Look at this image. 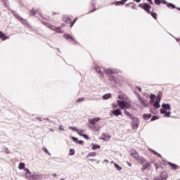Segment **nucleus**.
Masks as SVG:
<instances>
[{"mask_svg": "<svg viewBox=\"0 0 180 180\" xmlns=\"http://www.w3.org/2000/svg\"><path fill=\"white\" fill-rule=\"evenodd\" d=\"M59 129H60L61 131H64V128H63V126L59 127Z\"/></svg>", "mask_w": 180, "mask_h": 180, "instance_id": "45", "label": "nucleus"}, {"mask_svg": "<svg viewBox=\"0 0 180 180\" xmlns=\"http://www.w3.org/2000/svg\"><path fill=\"white\" fill-rule=\"evenodd\" d=\"M74 154H75V150L72 148H70L69 155H74Z\"/></svg>", "mask_w": 180, "mask_h": 180, "instance_id": "30", "label": "nucleus"}, {"mask_svg": "<svg viewBox=\"0 0 180 180\" xmlns=\"http://www.w3.org/2000/svg\"><path fill=\"white\" fill-rule=\"evenodd\" d=\"M118 98L121 100H117V103L122 110H123V109H130L131 108L130 101L126 96L120 95Z\"/></svg>", "mask_w": 180, "mask_h": 180, "instance_id": "1", "label": "nucleus"}, {"mask_svg": "<svg viewBox=\"0 0 180 180\" xmlns=\"http://www.w3.org/2000/svg\"><path fill=\"white\" fill-rule=\"evenodd\" d=\"M128 165H129V167H131V164H130V163H128Z\"/></svg>", "mask_w": 180, "mask_h": 180, "instance_id": "55", "label": "nucleus"}, {"mask_svg": "<svg viewBox=\"0 0 180 180\" xmlns=\"http://www.w3.org/2000/svg\"><path fill=\"white\" fill-rule=\"evenodd\" d=\"M151 117V114H145L143 115V119L144 120H148Z\"/></svg>", "mask_w": 180, "mask_h": 180, "instance_id": "25", "label": "nucleus"}, {"mask_svg": "<svg viewBox=\"0 0 180 180\" xmlns=\"http://www.w3.org/2000/svg\"><path fill=\"white\" fill-rule=\"evenodd\" d=\"M72 140L73 141H75V143H78V139H77V138H75V137H74V136H72Z\"/></svg>", "mask_w": 180, "mask_h": 180, "instance_id": "38", "label": "nucleus"}, {"mask_svg": "<svg viewBox=\"0 0 180 180\" xmlns=\"http://www.w3.org/2000/svg\"><path fill=\"white\" fill-rule=\"evenodd\" d=\"M153 106L156 109H159V108H161V105H160V99L158 100L156 102L153 103Z\"/></svg>", "mask_w": 180, "mask_h": 180, "instance_id": "14", "label": "nucleus"}, {"mask_svg": "<svg viewBox=\"0 0 180 180\" xmlns=\"http://www.w3.org/2000/svg\"><path fill=\"white\" fill-rule=\"evenodd\" d=\"M139 119L133 118L131 121L132 129L134 130H137V129H139Z\"/></svg>", "mask_w": 180, "mask_h": 180, "instance_id": "2", "label": "nucleus"}, {"mask_svg": "<svg viewBox=\"0 0 180 180\" xmlns=\"http://www.w3.org/2000/svg\"><path fill=\"white\" fill-rule=\"evenodd\" d=\"M111 164H113V162H111Z\"/></svg>", "mask_w": 180, "mask_h": 180, "instance_id": "62", "label": "nucleus"}, {"mask_svg": "<svg viewBox=\"0 0 180 180\" xmlns=\"http://www.w3.org/2000/svg\"><path fill=\"white\" fill-rule=\"evenodd\" d=\"M150 165H151V163L148 162H146L143 165V169H148V168H150Z\"/></svg>", "mask_w": 180, "mask_h": 180, "instance_id": "12", "label": "nucleus"}, {"mask_svg": "<svg viewBox=\"0 0 180 180\" xmlns=\"http://www.w3.org/2000/svg\"><path fill=\"white\" fill-rule=\"evenodd\" d=\"M44 150L46 151V153H49V150H47L46 148L44 149Z\"/></svg>", "mask_w": 180, "mask_h": 180, "instance_id": "54", "label": "nucleus"}, {"mask_svg": "<svg viewBox=\"0 0 180 180\" xmlns=\"http://www.w3.org/2000/svg\"><path fill=\"white\" fill-rule=\"evenodd\" d=\"M151 16H153V18H154V19H157V13H151Z\"/></svg>", "mask_w": 180, "mask_h": 180, "instance_id": "37", "label": "nucleus"}, {"mask_svg": "<svg viewBox=\"0 0 180 180\" xmlns=\"http://www.w3.org/2000/svg\"><path fill=\"white\" fill-rule=\"evenodd\" d=\"M24 171L25 172V178L26 179H30L32 180V179L33 178V174H32V172H30V170H29V169L27 168H25Z\"/></svg>", "mask_w": 180, "mask_h": 180, "instance_id": "5", "label": "nucleus"}, {"mask_svg": "<svg viewBox=\"0 0 180 180\" xmlns=\"http://www.w3.org/2000/svg\"><path fill=\"white\" fill-rule=\"evenodd\" d=\"M0 39H1L2 41L6 40V39H8V37H6V35H5V34L2 32H0Z\"/></svg>", "mask_w": 180, "mask_h": 180, "instance_id": "17", "label": "nucleus"}, {"mask_svg": "<svg viewBox=\"0 0 180 180\" xmlns=\"http://www.w3.org/2000/svg\"><path fill=\"white\" fill-rule=\"evenodd\" d=\"M101 148V146L96 144H92L91 149L92 150H99Z\"/></svg>", "mask_w": 180, "mask_h": 180, "instance_id": "21", "label": "nucleus"}, {"mask_svg": "<svg viewBox=\"0 0 180 180\" xmlns=\"http://www.w3.org/2000/svg\"><path fill=\"white\" fill-rule=\"evenodd\" d=\"M18 18L19 20H22V18H20V17H18Z\"/></svg>", "mask_w": 180, "mask_h": 180, "instance_id": "50", "label": "nucleus"}, {"mask_svg": "<svg viewBox=\"0 0 180 180\" xmlns=\"http://www.w3.org/2000/svg\"><path fill=\"white\" fill-rule=\"evenodd\" d=\"M6 153L7 154H11V150H9V149H8V148H6Z\"/></svg>", "mask_w": 180, "mask_h": 180, "instance_id": "43", "label": "nucleus"}, {"mask_svg": "<svg viewBox=\"0 0 180 180\" xmlns=\"http://www.w3.org/2000/svg\"><path fill=\"white\" fill-rule=\"evenodd\" d=\"M168 179V174H167V172H163L160 174V177H156L154 179V180H167Z\"/></svg>", "mask_w": 180, "mask_h": 180, "instance_id": "3", "label": "nucleus"}, {"mask_svg": "<svg viewBox=\"0 0 180 180\" xmlns=\"http://www.w3.org/2000/svg\"><path fill=\"white\" fill-rule=\"evenodd\" d=\"M78 144H84L83 141H77Z\"/></svg>", "mask_w": 180, "mask_h": 180, "instance_id": "46", "label": "nucleus"}, {"mask_svg": "<svg viewBox=\"0 0 180 180\" xmlns=\"http://www.w3.org/2000/svg\"><path fill=\"white\" fill-rule=\"evenodd\" d=\"M96 71H97V72H98L100 75H101V77H103V72L101 71V68L99 67L98 66L96 67Z\"/></svg>", "mask_w": 180, "mask_h": 180, "instance_id": "24", "label": "nucleus"}, {"mask_svg": "<svg viewBox=\"0 0 180 180\" xmlns=\"http://www.w3.org/2000/svg\"><path fill=\"white\" fill-rule=\"evenodd\" d=\"M44 120H49V118H44Z\"/></svg>", "mask_w": 180, "mask_h": 180, "instance_id": "52", "label": "nucleus"}, {"mask_svg": "<svg viewBox=\"0 0 180 180\" xmlns=\"http://www.w3.org/2000/svg\"><path fill=\"white\" fill-rule=\"evenodd\" d=\"M84 139H86V140H89V136L86 134L83 135Z\"/></svg>", "mask_w": 180, "mask_h": 180, "instance_id": "40", "label": "nucleus"}, {"mask_svg": "<svg viewBox=\"0 0 180 180\" xmlns=\"http://www.w3.org/2000/svg\"><path fill=\"white\" fill-rule=\"evenodd\" d=\"M164 4H167V2L164 1Z\"/></svg>", "mask_w": 180, "mask_h": 180, "instance_id": "59", "label": "nucleus"}, {"mask_svg": "<svg viewBox=\"0 0 180 180\" xmlns=\"http://www.w3.org/2000/svg\"><path fill=\"white\" fill-rule=\"evenodd\" d=\"M157 119H158V117L157 116H153V117L150 119L151 122L154 121V120H157Z\"/></svg>", "mask_w": 180, "mask_h": 180, "instance_id": "39", "label": "nucleus"}, {"mask_svg": "<svg viewBox=\"0 0 180 180\" xmlns=\"http://www.w3.org/2000/svg\"><path fill=\"white\" fill-rule=\"evenodd\" d=\"M104 161H105V162H109V161L108 160H105Z\"/></svg>", "mask_w": 180, "mask_h": 180, "instance_id": "53", "label": "nucleus"}, {"mask_svg": "<svg viewBox=\"0 0 180 180\" xmlns=\"http://www.w3.org/2000/svg\"><path fill=\"white\" fill-rule=\"evenodd\" d=\"M110 80L112 81V78H110Z\"/></svg>", "mask_w": 180, "mask_h": 180, "instance_id": "58", "label": "nucleus"}, {"mask_svg": "<svg viewBox=\"0 0 180 180\" xmlns=\"http://www.w3.org/2000/svg\"><path fill=\"white\" fill-rule=\"evenodd\" d=\"M148 2L151 4V5H153V0H148Z\"/></svg>", "mask_w": 180, "mask_h": 180, "instance_id": "48", "label": "nucleus"}, {"mask_svg": "<svg viewBox=\"0 0 180 180\" xmlns=\"http://www.w3.org/2000/svg\"><path fill=\"white\" fill-rule=\"evenodd\" d=\"M139 101L145 108L147 107V104L145 103L144 101H143V99H141V98H139Z\"/></svg>", "mask_w": 180, "mask_h": 180, "instance_id": "32", "label": "nucleus"}, {"mask_svg": "<svg viewBox=\"0 0 180 180\" xmlns=\"http://www.w3.org/2000/svg\"><path fill=\"white\" fill-rule=\"evenodd\" d=\"M123 1H118L116 3V5H119V4H121L122 5H124V4H126L127 0H122Z\"/></svg>", "mask_w": 180, "mask_h": 180, "instance_id": "31", "label": "nucleus"}, {"mask_svg": "<svg viewBox=\"0 0 180 180\" xmlns=\"http://www.w3.org/2000/svg\"><path fill=\"white\" fill-rule=\"evenodd\" d=\"M25 165L24 162H20V163L19 164V165H18V168H19L20 169H25V168H26V167H25Z\"/></svg>", "mask_w": 180, "mask_h": 180, "instance_id": "27", "label": "nucleus"}, {"mask_svg": "<svg viewBox=\"0 0 180 180\" xmlns=\"http://www.w3.org/2000/svg\"><path fill=\"white\" fill-rule=\"evenodd\" d=\"M70 130H72V131H76L77 133L78 132V129L74 127H69Z\"/></svg>", "mask_w": 180, "mask_h": 180, "instance_id": "29", "label": "nucleus"}, {"mask_svg": "<svg viewBox=\"0 0 180 180\" xmlns=\"http://www.w3.org/2000/svg\"><path fill=\"white\" fill-rule=\"evenodd\" d=\"M131 155L133 158H134V160H136V161H137V160L140 158L139 153H137V150L134 149L131 150Z\"/></svg>", "mask_w": 180, "mask_h": 180, "instance_id": "6", "label": "nucleus"}, {"mask_svg": "<svg viewBox=\"0 0 180 180\" xmlns=\"http://www.w3.org/2000/svg\"><path fill=\"white\" fill-rule=\"evenodd\" d=\"M150 103L151 105L154 104V99H155V96L154 94L150 95Z\"/></svg>", "mask_w": 180, "mask_h": 180, "instance_id": "19", "label": "nucleus"}, {"mask_svg": "<svg viewBox=\"0 0 180 180\" xmlns=\"http://www.w3.org/2000/svg\"><path fill=\"white\" fill-rule=\"evenodd\" d=\"M41 178V176H40V174H32V178L31 179V180L40 179Z\"/></svg>", "mask_w": 180, "mask_h": 180, "instance_id": "15", "label": "nucleus"}, {"mask_svg": "<svg viewBox=\"0 0 180 180\" xmlns=\"http://www.w3.org/2000/svg\"><path fill=\"white\" fill-rule=\"evenodd\" d=\"M114 167L117 171H122V167H120V165H117V163H114Z\"/></svg>", "mask_w": 180, "mask_h": 180, "instance_id": "23", "label": "nucleus"}, {"mask_svg": "<svg viewBox=\"0 0 180 180\" xmlns=\"http://www.w3.org/2000/svg\"><path fill=\"white\" fill-rule=\"evenodd\" d=\"M136 89H137L139 92H141V87H136Z\"/></svg>", "mask_w": 180, "mask_h": 180, "instance_id": "47", "label": "nucleus"}, {"mask_svg": "<svg viewBox=\"0 0 180 180\" xmlns=\"http://www.w3.org/2000/svg\"><path fill=\"white\" fill-rule=\"evenodd\" d=\"M155 4L156 5H161V1H160V0H155Z\"/></svg>", "mask_w": 180, "mask_h": 180, "instance_id": "36", "label": "nucleus"}, {"mask_svg": "<svg viewBox=\"0 0 180 180\" xmlns=\"http://www.w3.org/2000/svg\"><path fill=\"white\" fill-rule=\"evenodd\" d=\"M162 108L165 110H171V105L169 104H162Z\"/></svg>", "mask_w": 180, "mask_h": 180, "instance_id": "13", "label": "nucleus"}, {"mask_svg": "<svg viewBox=\"0 0 180 180\" xmlns=\"http://www.w3.org/2000/svg\"><path fill=\"white\" fill-rule=\"evenodd\" d=\"M139 6L144 9V11H146L148 13H150V9H151V6L148 4H139Z\"/></svg>", "mask_w": 180, "mask_h": 180, "instance_id": "4", "label": "nucleus"}, {"mask_svg": "<svg viewBox=\"0 0 180 180\" xmlns=\"http://www.w3.org/2000/svg\"><path fill=\"white\" fill-rule=\"evenodd\" d=\"M136 2H137V4H139V2H141V0H135Z\"/></svg>", "mask_w": 180, "mask_h": 180, "instance_id": "49", "label": "nucleus"}, {"mask_svg": "<svg viewBox=\"0 0 180 180\" xmlns=\"http://www.w3.org/2000/svg\"><path fill=\"white\" fill-rule=\"evenodd\" d=\"M53 176H57V174H53Z\"/></svg>", "mask_w": 180, "mask_h": 180, "instance_id": "56", "label": "nucleus"}, {"mask_svg": "<svg viewBox=\"0 0 180 180\" xmlns=\"http://www.w3.org/2000/svg\"><path fill=\"white\" fill-rule=\"evenodd\" d=\"M90 157H96V153L95 152L89 153L86 158H89Z\"/></svg>", "mask_w": 180, "mask_h": 180, "instance_id": "26", "label": "nucleus"}, {"mask_svg": "<svg viewBox=\"0 0 180 180\" xmlns=\"http://www.w3.org/2000/svg\"><path fill=\"white\" fill-rule=\"evenodd\" d=\"M64 37L65 39H71V40H72V37H70L69 34H65Z\"/></svg>", "mask_w": 180, "mask_h": 180, "instance_id": "35", "label": "nucleus"}, {"mask_svg": "<svg viewBox=\"0 0 180 180\" xmlns=\"http://www.w3.org/2000/svg\"><path fill=\"white\" fill-rule=\"evenodd\" d=\"M83 133H84V130H82V129H78V131H77V134H79V136H81L82 137H83V136H84Z\"/></svg>", "mask_w": 180, "mask_h": 180, "instance_id": "28", "label": "nucleus"}, {"mask_svg": "<svg viewBox=\"0 0 180 180\" xmlns=\"http://www.w3.org/2000/svg\"><path fill=\"white\" fill-rule=\"evenodd\" d=\"M50 30H54L55 32H57L58 33H61V30L59 28H57L54 26H51Z\"/></svg>", "mask_w": 180, "mask_h": 180, "instance_id": "16", "label": "nucleus"}, {"mask_svg": "<svg viewBox=\"0 0 180 180\" xmlns=\"http://www.w3.org/2000/svg\"><path fill=\"white\" fill-rule=\"evenodd\" d=\"M106 74H108V75H110V74H114L116 72L115 70H112V69H107L105 70Z\"/></svg>", "mask_w": 180, "mask_h": 180, "instance_id": "20", "label": "nucleus"}, {"mask_svg": "<svg viewBox=\"0 0 180 180\" xmlns=\"http://www.w3.org/2000/svg\"><path fill=\"white\" fill-rule=\"evenodd\" d=\"M169 165L171 167V169H178V166L174 163L169 162Z\"/></svg>", "mask_w": 180, "mask_h": 180, "instance_id": "18", "label": "nucleus"}, {"mask_svg": "<svg viewBox=\"0 0 180 180\" xmlns=\"http://www.w3.org/2000/svg\"><path fill=\"white\" fill-rule=\"evenodd\" d=\"M112 113L115 116H120V115H122V110L120 109H117V110H115L114 111H112Z\"/></svg>", "mask_w": 180, "mask_h": 180, "instance_id": "11", "label": "nucleus"}, {"mask_svg": "<svg viewBox=\"0 0 180 180\" xmlns=\"http://www.w3.org/2000/svg\"><path fill=\"white\" fill-rule=\"evenodd\" d=\"M161 115H163L164 117H169L171 116V112H167V110H160Z\"/></svg>", "mask_w": 180, "mask_h": 180, "instance_id": "9", "label": "nucleus"}, {"mask_svg": "<svg viewBox=\"0 0 180 180\" xmlns=\"http://www.w3.org/2000/svg\"><path fill=\"white\" fill-rule=\"evenodd\" d=\"M75 23V21H74L73 25Z\"/></svg>", "mask_w": 180, "mask_h": 180, "instance_id": "61", "label": "nucleus"}, {"mask_svg": "<svg viewBox=\"0 0 180 180\" xmlns=\"http://www.w3.org/2000/svg\"><path fill=\"white\" fill-rule=\"evenodd\" d=\"M139 164H141V165H143L145 162H146V160L141 157V156H139V158H138L137 160H136Z\"/></svg>", "mask_w": 180, "mask_h": 180, "instance_id": "10", "label": "nucleus"}, {"mask_svg": "<svg viewBox=\"0 0 180 180\" xmlns=\"http://www.w3.org/2000/svg\"><path fill=\"white\" fill-rule=\"evenodd\" d=\"M112 136H110V134H103L101 136V140H103V141H109V140H110Z\"/></svg>", "mask_w": 180, "mask_h": 180, "instance_id": "8", "label": "nucleus"}, {"mask_svg": "<svg viewBox=\"0 0 180 180\" xmlns=\"http://www.w3.org/2000/svg\"><path fill=\"white\" fill-rule=\"evenodd\" d=\"M72 26H74V24H72V25H71V27H72Z\"/></svg>", "mask_w": 180, "mask_h": 180, "instance_id": "57", "label": "nucleus"}, {"mask_svg": "<svg viewBox=\"0 0 180 180\" xmlns=\"http://www.w3.org/2000/svg\"><path fill=\"white\" fill-rule=\"evenodd\" d=\"M112 108H114V109L117 108V105H116L115 103L112 104Z\"/></svg>", "mask_w": 180, "mask_h": 180, "instance_id": "44", "label": "nucleus"}, {"mask_svg": "<svg viewBox=\"0 0 180 180\" xmlns=\"http://www.w3.org/2000/svg\"><path fill=\"white\" fill-rule=\"evenodd\" d=\"M37 120L41 121V118L37 117Z\"/></svg>", "mask_w": 180, "mask_h": 180, "instance_id": "51", "label": "nucleus"}, {"mask_svg": "<svg viewBox=\"0 0 180 180\" xmlns=\"http://www.w3.org/2000/svg\"><path fill=\"white\" fill-rule=\"evenodd\" d=\"M99 120H101L100 117L90 118L89 119V124L95 125L98 122H99Z\"/></svg>", "mask_w": 180, "mask_h": 180, "instance_id": "7", "label": "nucleus"}, {"mask_svg": "<svg viewBox=\"0 0 180 180\" xmlns=\"http://www.w3.org/2000/svg\"><path fill=\"white\" fill-rule=\"evenodd\" d=\"M168 8H172V9L175 8V5L172 4H167Z\"/></svg>", "mask_w": 180, "mask_h": 180, "instance_id": "33", "label": "nucleus"}, {"mask_svg": "<svg viewBox=\"0 0 180 180\" xmlns=\"http://www.w3.org/2000/svg\"><path fill=\"white\" fill-rule=\"evenodd\" d=\"M111 97H112V94H105V95L103 96V99L106 100V99H109Z\"/></svg>", "mask_w": 180, "mask_h": 180, "instance_id": "22", "label": "nucleus"}, {"mask_svg": "<svg viewBox=\"0 0 180 180\" xmlns=\"http://www.w3.org/2000/svg\"><path fill=\"white\" fill-rule=\"evenodd\" d=\"M153 154H155V155H159V157H161V155L158 153L157 152L153 150Z\"/></svg>", "mask_w": 180, "mask_h": 180, "instance_id": "42", "label": "nucleus"}, {"mask_svg": "<svg viewBox=\"0 0 180 180\" xmlns=\"http://www.w3.org/2000/svg\"><path fill=\"white\" fill-rule=\"evenodd\" d=\"M84 101H85V98L84 97H81L77 101V102H84Z\"/></svg>", "mask_w": 180, "mask_h": 180, "instance_id": "34", "label": "nucleus"}, {"mask_svg": "<svg viewBox=\"0 0 180 180\" xmlns=\"http://www.w3.org/2000/svg\"><path fill=\"white\" fill-rule=\"evenodd\" d=\"M69 22H71V20H70V19H68Z\"/></svg>", "mask_w": 180, "mask_h": 180, "instance_id": "60", "label": "nucleus"}, {"mask_svg": "<svg viewBox=\"0 0 180 180\" xmlns=\"http://www.w3.org/2000/svg\"><path fill=\"white\" fill-rule=\"evenodd\" d=\"M124 113H125V115H127L128 116H130V112L127 110H124Z\"/></svg>", "mask_w": 180, "mask_h": 180, "instance_id": "41", "label": "nucleus"}]
</instances>
